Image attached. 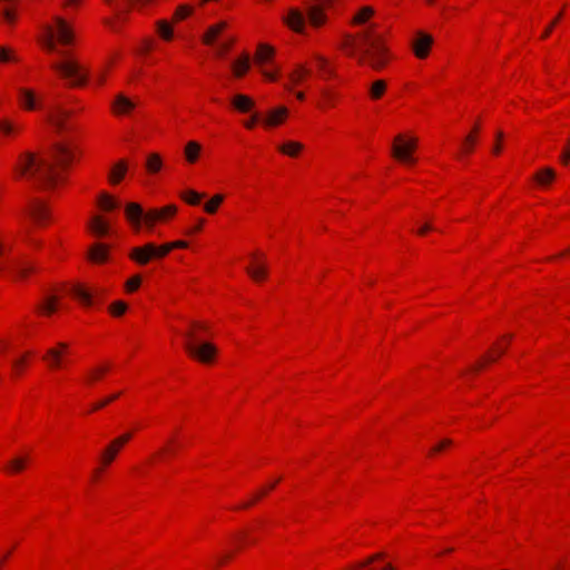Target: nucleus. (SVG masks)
I'll list each match as a JSON object with an SVG mask.
<instances>
[{
    "label": "nucleus",
    "instance_id": "c756f323",
    "mask_svg": "<svg viewBox=\"0 0 570 570\" xmlns=\"http://www.w3.org/2000/svg\"><path fill=\"white\" fill-rule=\"evenodd\" d=\"M126 170H127V165L124 160H120L119 163H117L114 166L111 174H110L111 183L112 184L119 183L124 178Z\"/></svg>",
    "mask_w": 570,
    "mask_h": 570
},
{
    "label": "nucleus",
    "instance_id": "f257e3e1",
    "mask_svg": "<svg viewBox=\"0 0 570 570\" xmlns=\"http://www.w3.org/2000/svg\"><path fill=\"white\" fill-rule=\"evenodd\" d=\"M73 31L68 21L61 17H55L53 24L45 26L42 46L49 52H57L61 60L55 61L51 67L71 86H82L87 81L86 68L67 50L57 48V43L70 46L73 42Z\"/></svg>",
    "mask_w": 570,
    "mask_h": 570
},
{
    "label": "nucleus",
    "instance_id": "8fccbe9b",
    "mask_svg": "<svg viewBox=\"0 0 570 570\" xmlns=\"http://www.w3.org/2000/svg\"><path fill=\"white\" fill-rule=\"evenodd\" d=\"M140 283H141L140 276L136 275V276L131 277L126 283L127 291L128 292L136 291L140 286Z\"/></svg>",
    "mask_w": 570,
    "mask_h": 570
},
{
    "label": "nucleus",
    "instance_id": "37998d69",
    "mask_svg": "<svg viewBox=\"0 0 570 570\" xmlns=\"http://www.w3.org/2000/svg\"><path fill=\"white\" fill-rule=\"evenodd\" d=\"M223 200H224L223 195L214 196L209 202H207L205 204V210L209 214H214Z\"/></svg>",
    "mask_w": 570,
    "mask_h": 570
},
{
    "label": "nucleus",
    "instance_id": "7ed1b4c3",
    "mask_svg": "<svg viewBox=\"0 0 570 570\" xmlns=\"http://www.w3.org/2000/svg\"><path fill=\"white\" fill-rule=\"evenodd\" d=\"M344 46L351 56L357 57L361 63L368 65L374 70H380L386 65V49L373 26L355 37H348Z\"/></svg>",
    "mask_w": 570,
    "mask_h": 570
},
{
    "label": "nucleus",
    "instance_id": "338daca9",
    "mask_svg": "<svg viewBox=\"0 0 570 570\" xmlns=\"http://www.w3.org/2000/svg\"><path fill=\"white\" fill-rule=\"evenodd\" d=\"M203 223H204V220H199V223L196 226H194L189 230H187V234H194V233L199 232L202 229Z\"/></svg>",
    "mask_w": 570,
    "mask_h": 570
},
{
    "label": "nucleus",
    "instance_id": "6e6552de",
    "mask_svg": "<svg viewBox=\"0 0 570 570\" xmlns=\"http://www.w3.org/2000/svg\"><path fill=\"white\" fill-rule=\"evenodd\" d=\"M432 45L433 37L423 31H417L411 42L412 50L419 59H425L429 56Z\"/></svg>",
    "mask_w": 570,
    "mask_h": 570
},
{
    "label": "nucleus",
    "instance_id": "a18cd8bd",
    "mask_svg": "<svg viewBox=\"0 0 570 570\" xmlns=\"http://www.w3.org/2000/svg\"><path fill=\"white\" fill-rule=\"evenodd\" d=\"M109 309L112 315L120 316L127 311V305L122 301H117L110 305Z\"/></svg>",
    "mask_w": 570,
    "mask_h": 570
},
{
    "label": "nucleus",
    "instance_id": "603ef678",
    "mask_svg": "<svg viewBox=\"0 0 570 570\" xmlns=\"http://www.w3.org/2000/svg\"><path fill=\"white\" fill-rule=\"evenodd\" d=\"M451 444H452V441L450 439H444L439 444H436L434 448H432L431 454L438 453V452L442 451L443 449L450 446Z\"/></svg>",
    "mask_w": 570,
    "mask_h": 570
},
{
    "label": "nucleus",
    "instance_id": "bb28decb",
    "mask_svg": "<svg viewBox=\"0 0 570 570\" xmlns=\"http://www.w3.org/2000/svg\"><path fill=\"white\" fill-rule=\"evenodd\" d=\"M71 293L82 302L86 306L91 305L92 302V294L89 293L87 289H85L80 285H73L71 287Z\"/></svg>",
    "mask_w": 570,
    "mask_h": 570
},
{
    "label": "nucleus",
    "instance_id": "69168bd1",
    "mask_svg": "<svg viewBox=\"0 0 570 570\" xmlns=\"http://www.w3.org/2000/svg\"><path fill=\"white\" fill-rule=\"evenodd\" d=\"M107 404H108V401L102 400V401H100V402L96 403V404L92 406L91 411L100 410V409L105 407Z\"/></svg>",
    "mask_w": 570,
    "mask_h": 570
},
{
    "label": "nucleus",
    "instance_id": "e2e57ef3",
    "mask_svg": "<svg viewBox=\"0 0 570 570\" xmlns=\"http://www.w3.org/2000/svg\"><path fill=\"white\" fill-rule=\"evenodd\" d=\"M258 120H259V116L254 115V116H252V118L248 121L245 122V126L248 129H252Z\"/></svg>",
    "mask_w": 570,
    "mask_h": 570
},
{
    "label": "nucleus",
    "instance_id": "473e14b6",
    "mask_svg": "<svg viewBox=\"0 0 570 570\" xmlns=\"http://www.w3.org/2000/svg\"><path fill=\"white\" fill-rule=\"evenodd\" d=\"M226 28L225 22H219L217 24L212 26L206 35L204 36V42L206 45H210L214 39Z\"/></svg>",
    "mask_w": 570,
    "mask_h": 570
},
{
    "label": "nucleus",
    "instance_id": "dca6fc26",
    "mask_svg": "<svg viewBox=\"0 0 570 570\" xmlns=\"http://www.w3.org/2000/svg\"><path fill=\"white\" fill-rule=\"evenodd\" d=\"M287 108L278 107L268 112L267 117L263 120L268 127L278 126L287 116Z\"/></svg>",
    "mask_w": 570,
    "mask_h": 570
},
{
    "label": "nucleus",
    "instance_id": "4d7b16f0",
    "mask_svg": "<svg viewBox=\"0 0 570 570\" xmlns=\"http://www.w3.org/2000/svg\"><path fill=\"white\" fill-rule=\"evenodd\" d=\"M503 138V132L502 131H498L497 132V141H495V145L493 146V154L498 155L500 154L501 151V145H500V141L502 140Z\"/></svg>",
    "mask_w": 570,
    "mask_h": 570
},
{
    "label": "nucleus",
    "instance_id": "bf43d9fd",
    "mask_svg": "<svg viewBox=\"0 0 570 570\" xmlns=\"http://www.w3.org/2000/svg\"><path fill=\"white\" fill-rule=\"evenodd\" d=\"M0 14H2L3 19L9 23H12L14 21V14L9 9L0 11Z\"/></svg>",
    "mask_w": 570,
    "mask_h": 570
},
{
    "label": "nucleus",
    "instance_id": "f704fd0d",
    "mask_svg": "<svg viewBox=\"0 0 570 570\" xmlns=\"http://www.w3.org/2000/svg\"><path fill=\"white\" fill-rule=\"evenodd\" d=\"M98 204L104 210H112L119 206V203L106 193L99 196Z\"/></svg>",
    "mask_w": 570,
    "mask_h": 570
},
{
    "label": "nucleus",
    "instance_id": "a19ab883",
    "mask_svg": "<svg viewBox=\"0 0 570 570\" xmlns=\"http://www.w3.org/2000/svg\"><path fill=\"white\" fill-rule=\"evenodd\" d=\"M27 461V456L14 458L9 462L8 469L14 473L20 472L24 469Z\"/></svg>",
    "mask_w": 570,
    "mask_h": 570
},
{
    "label": "nucleus",
    "instance_id": "f8f14e48",
    "mask_svg": "<svg viewBox=\"0 0 570 570\" xmlns=\"http://www.w3.org/2000/svg\"><path fill=\"white\" fill-rule=\"evenodd\" d=\"M107 4L118 10L119 12H126L131 6L141 9L149 4L153 0H104Z\"/></svg>",
    "mask_w": 570,
    "mask_h": 570
},
{
    "label": "nucleus",
    "instance_id": "423d86ee",
    "mask_svg": "<svg viewBox=\"0 0 570 570\" xmlns=\"http://www.w3.org/2000/svg\"><path fill=\"white\" fill-rule=\"evenodd\" d=\"M171 250L170 244L156 246L154 243H147L141 247H135L131 250L130 258L140 265H146L153 258H163Z\"/></svg>",
    "mask_w": 570,
    "mask_h": 570
},
{
    "label": "nucleus",
    "instance_id": "ddd939ff",
    "mask_svg": "<svg viewBox=\"0 0 570 570\" xmlns=\"http://www.w3.org/2000/svg\"><path fill=\"white\" fill-rule=\"evenodd\" d=\"M29 215L38 225H42L49 216L45 204L38 200L30 205Z\"/></svg>",
    "mask_w": 570,
    "mask_h": 570
},
{
    "label": "nucleus",
    "instance_id": "4c0bfd02",
    "mask_svg": "<svg viewBox=\"0 0 570 570\" xmlns=\"http://www.w3.org/2000/svg\"><path fill=\"white\" fill-rule=\"evenodd\" d=\"M315 62H316V67L320 71V73L322 76L331 77L334 75L333 70L328 66V61L326 58H324L322 56H315Z\"/></svg>",
    "mask_w": 570,
    "mask_h": 570
},
{
    "label": "nucleus",
    "instance_id": "aec40b11",
    "mask_svg": "<svg viewBox=\"0 0 570 570\" xmlns=\"http://www.w3.org/2000/svg\"><path fill=\"white\" fill-rule=\"evenodd\" d=\"M247 274L256 282L264 279L267 275V266L264 263L254 262L246 268Z\"/></svg>",
    "mask_w": 570,
    "mask_h": 570
},
{
    "label": "nucleus",
    "instance_id": "72a5a7b5",
    "mask_svg": "<svg viewBox=\"0 0 570 570\" xmlns=\"http://www.w3.org/2000/svg\"><path fill=\"white\" fill-rule=\"evenodd\" d=\"M307 75H309V69L304 65H298L295 70L289 73V79L293 83L298 85Z\"/></svg>",
    "mask_w": 570,
    "mask_h": 570
},
{
    "label": "nucleus",
    "instance_id": "c03bdc74",
    "mask_svg": "<svg viewBox=\"0 0 570 570\" xmlns=\"http://www.w3.org/2000/svg\"><path fill=\"white\" fill-rule=\"evenodd\" d=\"M204 196L195 190H188L183 198L190 205H198Z\"/></svg>",
    "mask_w": 570,
    "mask_h": 570
},
{
    "label": "nucleus",
    "instance_id": "3c124183",
    "mask_svg": "<svg viewBox=\"0 0 570 570\" xmlns=\"http://www.w3.org/2000/svg\"><path fill=\"white\" fill-rule=\"evenodd\" d=\"M0 131L4 135H10L14 131V127L11 122L7 120H0Z\"/></svg>",
    "mask_w": 570,
    "mask_h": 570
},
{
    "label": "nucleus",
    "instance_id": "393cba45",
    "mask_svg": "<svg viewBox=\"0 0 570 570\" xmlns=\"http://www.w3.org/2000/svg\"><path fill=\"white\" fill-rule=\"evenodd\" d=\"M121 446L112 441L101 453V462L104 465H109L117 456Z\"/></svg>",
    "mask_w": 570,
    "mask_h": 570
},
{
    "label": "nucleus",
    "instance_id": "4468645a",
    "mask_svg": "<svg viewBox=\"0 0 570 570\" xmlns=\"http://www.w3.org/2000/svg\"><path fill=\"white\" fill-rule=\"evenodd\" d=\"M305 21V16L297 9H292L286 18L288 27L296 32H302L304 30Z\"/></svg>",
    "mask_w": 570,
    "mask_h": 570
},
{
    "label": "nucleus",
    "instance_id": "9b49d317",
    "mask_svg": "<svg viewBox=\"0 0 570 570\" xmlns=\"http://www.w3.org/2000/svg\"><path fill=\"white\" fill-rule=\"evenodd\" d=\"M19 102L21 107L26 110H35L40 108V102L37 98V95L33 90L28 88H19Z\"/></svg>",
    "mask_w": 570,
    "mask_h": 570
},
{
    "label": "nucleus",
    "instance_id": "5fc2aeb1",
    "mask_svg": "<svg viewBox=\"0 0 570 570\" xmlns=\"http://www.w3.org/2000/svg\"><path fill=\"white\" fill-rule=\"evenodd\" d=\"M561 18V13H559L552 22L546 28L544 32L542 33V38H548L553 29V27L558 23V21Z\"/></svg>",
    "mask_w": 570,
    "mask_h": 570
},
{
    "label": "nucleus",
    "instance_id": "4be33fe9",
    "mask_svg": "<svg viewBox=\"0 0 570 570\" xmlns=\"http://www.w3.org/2000/svg\"><path fill=\"white\" fill-rule=\"evenodd\" d=\"M233 106L240 112H247L254 107V101L245 95H236L232 100Z\"/></svg>",
    "mask_w": 570,
    "mask_h": 570
},
{
    "label": "nucleus",
    "instance_id": "1a4fd4ad",
    "mask_svg": "<svg viewBox=\"0 0 570 570\" xmlns=\"http://www.w3.org/2000/svg\"><path fill=\"white\" fill-rule=\"evenodd\" d=\"M68 344L60 342L56 347H51L47 351L43 360L48 363L51 368H58L62 365V361L68 355Z\"/></svg>",
    "mask_w": 570,
    "mask_h": 570
},
{
    "label": "nucleus",
    "instance_id": "9d476101",
    "mask_svg": "<svg viewBox=\"0 0 570 570\" xmlns=\"http://www.w3.org/2000/svg\"><path fill=\"white\" fill-rule=\"evenodd\" d=\"M69 116V112L61 108L60 106H53L48 109L46 119L49 124H51L57 130H65L66 119Z\"/></svg>",
    "mask_w": 570,
    "mask_h": 570
},
{
    "label": "nucleus",
    "instance_id": "49530a36",
    "mask_svg": "<svg viewBox=\"0 0 570 570\" xmlns=\"http://www.w3.org/2000/svg\"><path fill=\"white\" fill-rule=\"evenodd\" d=\"M158 26L160 36L166 40H170L173 37V29L170 24L166 21H160Z\"/></svg>",
    "mask_w": 570,
    "mask_h": 570
},
{
    "label": "nucleus",
    "instance_id": "412c9836",
    "mask_svg": "<svg viewBox=\"0 0 570 570\" xmlns=\"http://www.w3.org/2000/svg\"><path fill=\"white\" fill-rule=\"evenodd\" d=\"M234 75L238 78L243 77L250 67V59L247 53H244L238 60L233 62Z\"/></svg>",
    "mask_w": 570,
    "mask_h": 570
},
{
    "label": "nucleus",
    "instance_id": "cd10ccee",
    "mask_svg": "<svg viewBox=\"0 0 570 570\" xmlns=\"http://www.w3.org/2000/svg\"><path fill=\"white\" fill-rule=\"evenodd\" d=\"M279 151L285 154V155H288L291 157H295L297 156V154L303 150V145L301 142H297V141H287L285 144H283L282 146H279Z\"/></svg>",
    "mask_w": 570,
    "mask_h": 570
},
{
    "label": "nucleus",
    "instance_id": "5701e85b",
    "mask_svg": "<svg viewBox=\"0 0 570 570\" xmlns=\"http://www.w3.org/2000/svg\"><path fill=\"white\" fill-rule=\"evenodd\" d=\"M307 17L311 24L314 27L321 26L325 20L322 6H309Z\"/></svg>",
    "mask_w": 570,
    "mask_h": 570
},
{
    "label": "nucleus",
    "instance_id": "c85d7f7f",
    "mask_svg": "<svg viewBox=\"0 0 570 570\" xmlns=\"http://www.w3.org/2000/svg\"><path fill=\"white\" fill-rule=\"evenodd\" d=\"M479 131V127L474 126L471 134H469L463 142H462V153L463 154H470L473 151L474 145L476 142V134Z\"/></svg>",
    "mask_w": 570,
    "mask_h": 570
},
{
    "label": "nucleus",
    "instance_id": "0e129e2a",
    "mask_svg": "<svg viewBox=\"0 0 570 570\" xmlns=\"http://www.w3.org/2000/svg\"><path fill=\"white\" fill-rule=\"evenodd\" d=\"M432 229H433L432 225H431V224H429V223H426V224H424V225H423V226L417 230V233H419L420 235H424L426 232L432 230Z\"/></svg>",
    "mask_w": 570,
    "mask_h": 570
},
{
    "label": "nucleus",
    "instance_id": "6ab92c4d",
    "mask_svg": "<svg viewBox=\"0 0 570 570\" xmlns=\"http://www.w3.org/2000/svg\"><path fill=\"white\" fill-rule=\"evenodd\" d=\"M88 256L95 263H104L108 257V248L104 244H95L90 247Z\"/></svg>",
    "mask_w": 570,
    "mask_h": 570
},
{
    "label": "nucleus",
    "instance_id": "ea45409f",
    "mask_svg": "<svg viewBox=\"0 0 570 570\" xmlns=\"http://www.w3.org/2000/svg\"><path fill=\"white\" fill-rule=\"evenodd\" d=\"M373 13L374 10L371 7H363L354 17L353 22L356 24L365 23Z\"/></svg>",
    "mask_w": 570,
    "mask_h": 570
},
{
    "label": "nucleus",
    "instance_id": "13d9d810",
    "mask_svg": "<svg viewBox=\"0 0 570 570\" xmlns=\"http://www.w3.org/2000/svg\"><path fill=\"white\" fill-rule=\"evenodd\" d=\"M561 160H562L563 164H568L570 161V137H569V140H568L567 148L561 154Z\"/></svg>",
    "mask_w": 570,
    "mask_h": 570
},
{
    "label": "nucleus",
    "instance_id": "a878e982",
    "mask_svg": "<svg viewBox=\"0 0 570 570\" xmlns=\"http://www.w3.org/2000/svg\"><path fill=\"white\" fill-rule=\"evenodd\" d=\"M274 49L267 45H259L255 55V61L258 65H264L272 59Z\"/></svg>",
    "mask_w": 570,
    "mask_h": 570
},
{
    "label": "nucleus",
    "instance_id": "79ce46f5",
    "mask_svg": "<svg viewBox=\"0 0 570 570\" xmlns=\"http://www.w3.org/2000/svg\"><path fill=\"white\" fill-rule=\"evenodd\" d=\"M279 480H276L275 482H269V485L266 488V489H262L259 490L257 493H255L253 495V499L249 501V502H246L244 503L243 505H240L239 508H248L249 505H252L254 502H256L257 500H259L263 495L266 494L267 490H272L275 488L276 483L278 482Z\"/></svg>",
    "mask_w": 570,
    "mask_h": 570
},
{
    "label": "nucleus",
    "instance_id": "58836bf2",
    "mask_svg": "<svg viewBox=\"0 0 570 570\" xmlns=\"http://www.w3.org/2000/svg\"><path fill=\"white\" fill-rule=\"evenodd\" d=\"M553 178H554V171H553V169H551L549 167L540 170L534 177V179L541 185H546V184L550 183L551 180H553Z\"/></svg>",
    "mask_w": 570,
    "mask_h": 570
},
{
    "label": "nucleus",
    "instance_id": "f03ea898",
    "mask_svg": "<svg viewBox=\"0 0 570 570\" xmlns=\"http://www.w3.org/2000/svg\"><path fill=\"white\" fill-rule=\"evenodd\" d=\"M72 159L73 153L68 146L65 144H56L50 159L37 157L30 153L23 155L19 163L18 170L22 176L39 187L51 188L59 180V175L55 170V164L63 169Z\"/></svg>",
    "mask_w": 570,
    "mask_h": 570
},
{
    "label": "nucleus",
    "instance_id": "864d4df0",
    "mask_svg": "<svg viewBox=\"0 0 570 570\" xmlns=\"http://www.w3.org/2000/svg\"><path fill=\"white\" fill-rule=\"evenodd\" d=\"M384 557H385V554L383 552L375 553L372 557H370L365 562L358 563L356 566V568H363V567H365V566H367V564H370V563H372V562H374L376 560L383 559Z\"/></svg>",
    "mask_w": 570,
    "mask_h": 570
},
{
    "label": "nucleus",
    "instance_id": "052dcab7",
    "mask_svg": "<svg viewBox=\"0 0 570 570\" xmlns=\"http://www.w3.org/2000/svg\"><path fill=\"white\" fill-rule=\"evenodd\" d=\"M169 244H170L171 249L186 248L188 246L187 242H185V240H176V242H171Z\"/></svg>",
    "mask_w": 570,
    "mask_h": 570
},
{
    "label": "nucleus",
    "instance_id": "e433bc0d",
    "mask_svg": "<svg viewBox=\"0 0 570 570\" xmlns=\"http://www.w3.org/2000/svg\"><path fill=\"white\" fill-rule=\"evenodd\" d=\"M386 83L384 80H376L370 88V96L372 99H380L385 92Z\"/></svg>",
    "mask_w": 570,
    "mask_h": 570
},
{
    "label": "nucleus",
    "instance_id": "20e7f679",
    "mask_svg": "<svg viewBox=\"0 0 570 570\" xmlns=\"http://www.w3.org/2000/svg\"><path fill=\"white\" fill-rule=\"evenodd\" d=\"M176 206L168 205L164 208H153L145 212L142 207L137 203H129L126 206V217L132 227L138 232L144 224L148 229H151L157 222L165 220L166 218L176 214Z\"/></svg>",
    "mask_w": 570,
    "mask_h": 570
},
{
    "label": "nucleus",
    "instance_id": "774afa93",
    "mask_svg": "<svg viewBox=\"0 0 570 570\" xmlns=\"http://www.w3.org/2000/svg\"><path fill=\"white\" fill-rule=\"evenodd\" d=\"M24 360H26V357L23 356V357H21V358L17 360V361H14V362H13V367H14L17 371H19V370H20V367L23 365Z\"/></svg>",
    "mask_w": 570,
    "mask_h": 570
},
{
    "label": "nucleus",
    "instance_id": "0eeeda50",
    "mask_svg": "<svg viewBox=\"0 0 570 570\" xmlns=\"http://www.w3.org/2000/svg\"><path fill=\"white\" fill-rule=\"evenodd\" d=\"M416 148V139L410 138L406 139L403 135H397L394 138L392 145V156L404 164L414 163V158L412 156L413 151Z\"/></svg>",
    "mask_w": 570,
    "mask_h": 570
},
{
    "label": "nucleus",
    "instance_id": "f3484780",
    "mask_svg": "<svg viewBox=\"0 0 570 570\" xmlns=\"http://www.w3.org/2000/svg\"><path fill=\"white\" fill-rule=\"evenodd\" d=\"M89 229L98 237H102L109 233V224L100 216H94L88 224Z\"/></svg>",
    "mask_w": 570,
    "mask_h": 570
},
{
    "label": "nucleus",
    "instance_id": "a211bd4d",
    "mask_svg": "<svg viewBox=\"0 0 570 570\" xmlns=\"http://www.w3.org/2000/svg\"><path fill=\"white\" fill-rule=\"evenodd\" d=\"M111 365L109 363H101L94 367H91L86 376V382L88 384H94L99 381L109 370Z\"/></svg>",
    "mask_w": 570,
    "mask_h": 570
},
{
    "label": "nucleus",
    "instance_id": "b1692460",
    "mask_svg": "<svg viewBox=\"0 0 570 570\" xmlns=\"http://www.w3.org/2000/svg\"><path fill=\"white\" fill-rule=\"evenodd\" d=\"M59 298L56 295H47L39 305L40 312L50 315L57 311Z\"/></svg>",
    "mask_w": 570,
    "mask_h": 570
},
{
    "label": "nucleus",
    "instance_id": "de8ad7c7",
    "mask_svg": "<svg viewBox=\"0 0 570 570\" xmlns=\"http://www.w3.org/2000/svg\"><path fill=\"white\" fill-rule=\"evenodd\" d=\"M12 267L21 276H26L32 269L31 266L22 262H16Z\"/></svg>",
    "mask_w": 570,
    "mask_h": 570
},
{
    "label": "nucleus",
    "instance_id": "09e8293b",
    "mask_svg": "<svg viewBox=\"0 0 570 570\" xmlns=\"http://www.w3.org/2000/svg\"><path fill=\"white\" fill-rule=\"evenodd\" d=\"M193 11V8L189 7V6H180L177 8L176 12H175V18L177 20H181V19H185L186 17H188Z\"/></svg>",
    "mask_w": 570,
    "mask_h": 570
},
{
    "label": "nucleus",
    "instance_id": "c9c22d12",
    "mask_svg": "<svg viewBox=\"0 0 570 570\" xmlns=\"http://www.w3.org/2000/svg\"><path fill=\"white\" fill-rule=\"evenodd\" d=\"M19 57L16 55V52L9 48V47H0V62L1 63H8V62H18Z\"/></svg>",
    "mask_w": 570,
    "mask_h": 570
},
{
    "label": "nucleus",
    "instance_id": "680f3d73",
    "mask_svg": "<svg viewBox=\"0 0 570 570\" xmlns=\"http://www.w3.org/2000/svg\"><path fill=\"white\" fill-rule=\"evenodd\" d=\"M322 95L323 97L325 98V100L332 105L333 100H334V94H332L330 90H326V89H323L322 90Z\"/></svg>",
    "mask_w": 570,
    "mask_h": 570
},
{
    "label": "nucleus",
    "instance_id": "39448f33",
    "mask_svg": "<svg viewBox=\"0 0 570 570\" xmlns=\"http://www.w3.org/2000/svg\"><path fill=\"white\" fill-rule=\"evenodd\" d=\"M190 330L187 331L184 336L186 338L185 348L195 358L203 363L213 362L217 350L212 343H198L195 335V330H206V325L199 322H191Z\"/></svg>",
    "mask_w": 570,
    "mask_h": 570
},
{
    "label": "nucleus",
    "instance_id": "2f4dec72",
    "mask_svg": "<svg viewBox=\"0 0 570 570\" xmlns=\"http://www.w3.org/2000/svg\"><path fill=\"white\" fill-rule=\"evenodd\" d=\"M200 151V145L196 141H189L185 147V156L189 163H195Z\"/></svg>",
    "mask_w": 570,
    "mask_h": 570
},
{
    "label": "nucleus",
    "instance_id": "7c9ffc66",
    "mask_svg": "<svg viewBox=\"0 0 570 570\" xmlns=\"http://www.w3.org/2000/svg\"><path fill=\"white\" fill-rule=\"evenodd\" d=\"M163 161L158 154H150L146 161V168L150 174L158 173L161 169Z\"/></svg>",
    "mask_w": 570,
    "mask_h": 570
},
{
    "label": "nucleus",
    "instance_id": "6e6d98bb",
    "mask_svg": "<svg viewBox=\"0 0 570 570\" xmlns=\"http://www.w3.org/2000/svg\"><path fill=\"white\" fill-rule=\"evenodd\" d=\"M132 434L131 433H125L120 436H118L117 439H115L114 441L119 445V446H124L130 439H131Z\"/></svg>",
    "mask_w": 570,
    "mask_h": 570
},
{
    "label": "nucleus",
    "instance_id": "2eb2a0df",
    "mask_svg": "<svg viewBox=\"0 0 570 570\" xmlns=\"http://www.w3.org/2000/svg\"><path fill=\"white\" fill-rule=\"evenodd\" d=\"M135 102L126 96H124L122 94L117 95L112 104L114 111L118 115H125L130 112L135 108Z\"/></svg>",
    "mask_w": 570,
    "mask_h": 570
}]
</instances>
